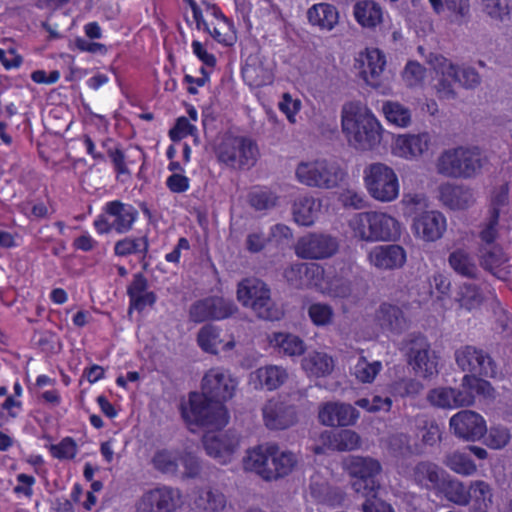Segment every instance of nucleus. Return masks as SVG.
<instances>
[{
    "label": "nucleus",
    "instance_id": "1",
    "mask_svg": "<svg viewBox=\"0 0 512 512\" xmlns=\"http://www.w3.org/2000/svg\"><path fill=\"white\" fill-rule=\"evenodd\" d=\"M341 124L348 143L355 149L370 150L381 142L380 123L358 104L348 103L342 107Z\"/></svg>",
    "mask_w": 512,
    "mask_h": 512
},
{
    "label": "nucleus",
    "instance_id": "2",
    "mask_svg": "<svg viewBox=\"0 0 512 512\" xmlns=\"http://www.w3.org/2000/svg\"><path fill=\"white\" fill-rule=\"evenodd\" d=\"M488 165V157L476 147H456L444 150L436 162V170L448 178L471 179Z\"/></svg>",
    "mask_w": 512,
    "mask_h": 512
},
{
    "label": "nucleus",
    "instance_id": "3",
    "mask_svg": "<svg viewBox=\"0 0 512 512\" xmlns=\"http://www.w3.org/2000/svg\"><path fill=\"white\" fill-rule=\"evenodd\" d=\"M454 358L457 366L468 373L462 378L461 387L483 390L489 384L479 377L494 378L497 375V364L494 359L476 346L459 347L454 353Z\"/></svg>",
    "mask_w": 512,
    "mask_h": 512
},
{
    "label": "nucleus",
    "instance_id": "4",
    "mask_svg": "<svg viewBox=\"0 0 512 512\" xmlns=\"http://www.w3.org/2000/svg\"><path fill=\"white\" fill-rule=\"evenodd\" d=\"M238 301L250 308L258 318L275 321L282 316V310L271 298L268 285L258 278H246L238 284Z\"/></svg>",
    "mask_w": 512,
    "mask_h": 512
},
{
    "label": "nucleus",
    "instance_id": "5",
    "mask_svg": "<svg viewBox=\"0 0 512 512\" xmlns=\"http://www.w3.org/2000/svg\"><path fill=\"white\" fill-rule=\"evenodd\" d=\"M344 176V171L337 164L325 159L302 161L295 169L297 181L310 188L334 189Z\"/></svg>",
    "mask_w": 512,
    "mask_h": 512
},
{
    "label": "nucleus",
    "instance_id": "6",
    "mask_svg": "<svg viewBox=\"0 0 512 512\" xmlns=\"http://www.w3.org/2000/svg\"><path fill=\"white\" fill-rule=\"evenodd\" d=\"M343 469L353 479L351 486L356 493L369 496L379 489L376 478L382 471V465L377 459L350 455L343 460Z\"/></svg>",
    "mask_w": 512,
    "mask_h": 512
},
{
    "label": "nucleus",
    "instance_id": "7",
    "mask_svg": "<svg viewBox=\"0 0 512 512\" xmlns=\"http://www.w3.org/2000/svg\"><path fill=\"white\" fill-rule=\"evenodd\" d=\"M402 344L407 363L416 375L429 378L437 374L438 357L426 336L413 333Z\"/></svg>",
    "mask_w": 512,
    "mask_h": 512
},
{
    "label": "nucleus",
    "instance_id": "8",
    "mask_svg": "<svg viewBox=\"0 0 512 512\" xmlns=\"http://www.w3.org/2000/svg\"><path fill=\"white\" fill-rule=\"evenodd\" d=\"M220 162L232 168H250L255 165L258 147L246 137L225 136L216 150Z\"/></svg>",
    "mask_w": 512,
    "mask_h": 512
},
{
    "label": "nucleus",
    "instance_id": "9",
    "mask_svg": "<svg viewBox=\"0 0 512 512\" xmlns=\"http://www.w3.org/2000/svg\"><path fill=\"white\" fill-rule=\"evenodd\" d=\"M364 182L369 194L378 201L391 202L398 197V177L383 163L370 164L364 171Z\"/></svg>",
    "mask_w": 512,
    "mask_h": 512
},
{
    "label": "nucleus",
    "instance_id": "10",
    "mask_svg": "<svg viewBox=\"0 0 512 512\" xmlns=\"http://www.w3.org/2000/svg\"><path fill=\"white\" fill-rule=\"evenodd\" d=\"M187 419L197 425L218 429L228 422L225 406L198 393L190 395V412Z\"/></svg>",
    "mask_w": 512,
    "mask_h": 512
},
{
    "label": "nucleus",
    "instance_id": "11",
    "mask_svg": "<svg viewBox=\"0 0 512 512\" xmlns=\"http://www.w3.org/2000/svg\"><path fill=\"white\" fill-rule=\"evenodd\" d=\"M237 312L238 307L233 300L221 296H210L190 306L189 318L195 323L208 320L219 321L230 318Z\"/></svg>",
    "mask_w": 512,
    "mask_h": 512
},
{
    "label": "nucleus",
    "instance_id": "12",
    "mask_svg": "<svg viewBox=\"0 0 512 512\" xmlns=\"http://www.w3.org/2000/svg\"><path fill=\"white\" fill-rule=\"evenodd\" d=\"M237 387V381L228 370L211 368L202 379V393L208 399L224 403L231 399Z\"/></svg>",
    "mask_w": 512,
    "mask_h": 512
},
{
    "label": "nucleus",
    "instance_id": "13",
    "mask_svg": "<svg viewBox=\"0 0 512 512\" xmlns=\"http://www.w3.org/2000/svg\"><path fill=\"white\" fill-rule=\"evenodd\" d=\"M338 246L336 238L330 235L310 233L298 240L295 251L303 259H325L333 256Z\"/></svg>",
    "mask_w": 512,
    "mask_h": 512
},
{
    "label": "nucleus",
    "instance_id": "14",
    "mask_svg": "<svg viewBox=\"0 0 512 512\" xmlns=\"http://www.w3.org/2000/svg\"><path fill=\"white\" fill-rule=\"evenodd\" d=\"M375 322L382 332L399 336L410 327L411 320L402 306L383 302L375 312Z\"/></svg>",
    "mask_w": 512,
    "mask_h": 512
},
{
    "label": "nucleus",
    "instance_id": "15",
    "mask_svg": "<svg viewBox=\"0 0 512 512\" xmlns=\"http://www.w3.org/2000/svg\"><path fill=\"white\" fill-rule=\"evenodd\" d=\"M265 426L270 430H284L297 422L295 406L281 398H272L262 407Z\"/></svg>",
    "mask_w": 512,
    "mask_h": 512
},
{
    "label": "nucleus",
    "instance_id": "16",
    "mask_svg": "<svg viewBox=\"0 0 512 512\" xmlns=\"http://www.w3.org/2000/svg\"><path fill=\"white\" fill-rule=\"evenodd\" d=\"M181 493L178 489L162 486L143 494L139 502L141 512H173L179 505Z\"/></svg>",
    "mask_w": 512,
    "mask_h": 512
},
{
    "label": "nucleus",
    "instance_id": "17",
    "mask_svg": "<svg viewBox=\"0 0 512 512\" xmlns=\"http://www.w3.org/2000/svg\"><path fill=\"white\" fill-rule=\"evenodd\" d=\"M429 63L439 75L435 84L436 94L439 99L454 100L457 97L455 90L456 70L455 64L442 55L431 54Z\"/></svg>",
    "mask_w": 512,
    "mask_h": 512
},
{
    "label": "nucleus",
    "instance_id": "18",
    "mask_svg": "<svg viewBox=\"0 0 512 512\" xmlns=\"http://www.w3.org/2000/svg\"><path fill=\"white\" fill-rule=\"evenodd\" d=\"M358 418L359 411L348 403L329 401L319 406L318 419L325 426H353Z\"/></svg>",
    "mask_w": 512,
    "mask_h": 512
},
{
    "label": "nucleus",
    "instance_id": "19",
    "mask_svg": "<svg viewBox=\"0 0 512 512\" xmlns=\"http://www.w3.org/2000/svg\"><path fill=\"white\" fill-rule=\"evenodd\" d=\"M449 425L458 438L467 441L479 440L487 431L483 417L471 410H462L453 415Z\"/></svg>",
    "mask_w": 512,
    "mask_h": 512
},
{
    "label": "nucleus",
    "instance_id": "20",
    "mask_svg": "<svg viewBox=\"0 0 512 512\" xmlns=\"http://www.w3.org/2000/svg\"><path fill=\"white\" fill-rule=\"evenodd\" d=\"M446 228L445 216L435 210L418 214L414 217L412 223L414 235L425 242H434L441 239Z\"/></svg>",
    "mask_w": 512,
    "mask_h": 512
},
{
    "label": "nucleus",
    "instance_id": "21",
    "mask_svg": "<svg viewBox=\"0 0 512 512\" xmlns=\"http://www.w3.org/2000/svg\"><path fill=\"white\" fill-rule=\"evenodd\" d=\"M472 388L462 387V389L452 387H439L432 389L427 399L429 402L439 408L456 409L468 407L474 403V395L470 391Z\"/></svg>",
    "mask_w": 512,
    "mask_h": 512
},
{
    "label": "nucleus",
    "instance_id": "22",
    "mask_svg": "<svg viewBox=\"0 0 512 512\" xmlns=\"http://www.w3.org/2000/svg\"><path fill=\"white\" fill-rule=\"evenodd\" d=\"M203 445L209 456L225 464L238 449L239 437L233 431L219 434L206 433L203 437Z\"/></svg>",
    "mask_w": 512,
    "mask_h": 512
},
{
    "label": "nucleus",
    "instance_id": "23",
    "mask_svg": "<svg viewBox=\"0 0 512 512\" xmlns=\"http://www.w3.org/2000/svg\"><path fill=\"white\" fill-rule=\"evenodd\" d=\"M385 64V57L378 49H367L356 59L355 67L359 70L360 77L368 85L378 87Z\"/></svg>",
    "mask_w": 512,
    "mask_h": 512
},
{
    "label": "nucleus",
    "instance_id": "24",
    "mask_svg": "<svg viewBox=\"0 0 512 512\" xmlns=\"http://www.w3.org/2000/svg\"><path fill=\"white\" fill-rule=\"evenodd\" d=\"M406 258V251L397 244L376 246L368 255L370 263L382 270L399 269L406 263Z\"/></svg>",
    "mask_w": 512,
    "mask_h": 512
},
{
    "label": "nucleus",
    "instance_id": "25",
    "mask_svg": "<svg viewBox=\"0 0 512 512\" xmlns=\"http://www.w3.org/2000/svg\"><path fill=\"white\" fill-rule=\"evenodd\" d=\"M439 197L442 204L452 210L466 209L475 201L470 188L450 183L440 186Z\"/></svg>",
    "mask_w": 512,
    "mask_h": 512
},
{
    "label": "nucleus",
    "instance_id": "26",
    "mask_svg": "<svg viewBox=\"0 0 512 512\" xmlns=\"http://www.w3.org/2000/svg\"><path fill=\"white\" fill-rule=\"evenodd\" d=\"M445 472L435 463L421 461L412 470L413 481L423 489L439 490L443 486Z\"/></svg>",
    "mask_w": 512,
    "mask_h": 512
},
{
    "label": "nucleus",
    "instance_id": "27",
    "mask_svg": "<svg viewBox=\"0 0 512 512\" xmlns=\"http://www.w3.org/2000/svg\"><path fill=\"white\" fill-rule=\"evenodd\" d=\"M244 81L251 87H262L273 81V73L258 55H249L242 68Z\"/></svg>",
    "mask_w": 512,
    "mask_h": 512
},
{
    "label": "nucleus",
    "instance_id": "28",
    "mask_svg": "<svg viewBox=\"0 0 512 512\" xmlns=\"http://www.w3.org/2000/svg\"><path fill=\"white\" fill-rule=\"evenodd\" d=\"M430 137L427 133L400 135L394 146L396 155L406 159H416L428 150Z\"/></svg>",
    "mask_w": 512,
    "mask_h": 512
},
{
    "label": "nucleus",
    "instance_id": "29",
    "mask_svg": "<svg viewBox=\"0 0 512 512\" xmlns=\"http://www.w3.org/2000/svg\"><path fill=\"white\" fill-rule=\"evenodd\" d=\"M275 453V445H260L248 451L244 459V467L246 470L255 471L261 477L269 480L271 475V459Z\"/></svg>",
    "mask_w": 512,
    "mask_h": 512
},
{
    "label": "nucleus",
    "instance_id": "30",
    "mask_svg": "<svg viewBox=\"0 0 512 512\" xmlns=\"http://www.w3.org/2000/svg\"><path fill=\"white\" fill-rule=\"evenodd\" d=\"M478 257L483 269L489 271L499 279H505L508 272L503 267L507 262L503 248L499 246L478 248Z\"/></svg>",
    "mask_w": 512,
    "mask_h": 512
},
{
    "label": "nucleus",
    "instance_id": "31",
    "mask_svg": "<svg viewBox=\"0 0 512 512\" xmlns=\"http://www.w3.org/2000/svg\"><path fill=\"white\" fill-rule=\"evenodd\" d=\"M373 240L375 241H394L400 237V224L392 216L371 211Z\"/></svg>",
    "mask_w": 512,
    "mask_h": 512
},
{
    "label": "nucleus",
    "instance_id": "32",
    "mask_svg": "<svg viewBox=\"0 0 512 512\" xmlns=\"http://www.w3.org/2000/svg\"><path fill=\"white\" fill-rule=\"evenodd\" d=\"M307 18L311 25L320 30L331 31L339 22V13L332 4L318 3L308 9Z\"/></svg>",
    "mask_w": 512,
    "mask_h": 512
},
{
    "label": "nucleus",
    "instance_id": "33",
    "mask_svg": "<svg viewBox=\"0 0 512 512\" xmlns=\"http://www.w3.org/2000/svg\"><path fill=\"white\" fill-rule=\"evenodd\" d=\"M321 208V202L313 196H300L293 204L294 220L302 226H310L316 220Z\"/></svg>",
    "mask_w": 512,
    "mask_h": 512
},
{
    "label": "nucleus",
    "instance_id": "34",
    "mask_svg": "<svg viewBox=\"0 0 512 512\" xmlns=\"http://www.w3.org/2000/svg\"><path fill=\"white\" fill-rule=\"evenodd\" d=\"M334 363L331 357L322 352L308 353L302 360V368L311 376L323 377L332 372Z\"/></svg>",
    "mask_w": 512,
    "mask_h": 512
},
{
    "label": "nucleus",
    "instance_id": "35",
    "mask_svg": "<svg viewBox=\"0 0 512 512\" xmlns=\"http://www.w3.org/2000/svg\"><path fill=\"white\" fill-rule=\"evenodd\" d=\"M356 20L363 27H375L382 22V9L372 0L357 2L354 6Z\"/></svg>",
    "mask_w": 512,
    "mask_h": 512
},
{
    "label": "nucleus",
    "instance_id": "36",
    "mask_svg": "<svg viewBox=\"0 0 512 512\" xmlns=\"http://www.w3.org/2000/svg\"><path fill=\"white\" fill-rule=\"evenodd\" d=\"M196 508L207 512L223 511L227 505L226 496L219 490L202 489L194 499Z\"/></svg>",
    "mask_w": 512,
    "mask_h": 512
},
{
    "label": "nucleus",
    "instance_id": "37",
    "mask_svg": "<svg viewBox=\"0 0 512 512\" xmlns=\"http://www.w3.org/2000/svg\"><path fill=\"white\" fill-rule=\"evenodd\" d=\"M450 267L459 275L475 278L478 268L473 257L464 249H456L448 257Z\"/></svg>",
    "mask_w": 512,
    "mask_h": 512
},
{
    "label": "nucleus",
    "instance_id": "38",
    "mask_svg": "<svg viewBox=\"0 0 512 512\" xmlns=\"http://www.w3.org/2000/svg\"><path fill=\"white\" fill-rule=\"evenodd\" d=\"M270 343L278 348L280 354L287 356H299L305 351L304 342L298 336L288 333H274Z\"/></svg>",
    "mask_w": 512,
    "mask_h": 512
},
{
    "label": "nucleus",
    "instance_id": "39",
    "mask_svg": "<svg viewBox=\"0 0 512 512\" xmlns=\"http://www.w3.org/2000/svg\"><path fill=\"white\" fill-rule=\"evenodd\" d=\"M297 457L290 451H279V448L275 446V453L271 459V475L269 474V480L277 479L288 475L296 466Z\"/></svg>",
    "mask_w": 512,
    "mask_h": 512
},
{
    "label": "nucleus",
    "instance_id": "40",
    "mask_svg": "<svg viewBox=\"0 0 512 512\" xmlns=\"http://www.w3.org/2000/svg\"><path fill=\"white\" fill-rule=\"evenodd\" d=\"M260 387L274 390L280 387L287 379L286 371L279 366H266L257 369L254 373Z\"/></svg>",
    "mask_w": 512,
    "mask_h": 512
},
{
    "label": "nucleus",
    "instance_id": "41",
    "mask_svg": "<svg viewBox=\"0 0 512 512\" xmlns=\"http://www.w3.org/2000/svg\"><path fill=\"white\" fill-rule=\"evenodd\" d=\"M371 212H361L354 215L349 221L353 237L361 241L374 242Z\"/></svg>",
    "mask_w": 512,
    "mask_h": 512
},
{
    "label": "nucleus",
    "instance_id": "42",
    "mask_svg": "<svg viewBox=\"0 0 512 512\" xmlns=\"http://www.w3.org/2000/svg\"><path fill=\"white\" fill-rule=\"evenodd\" d=\"M327 294L333 298H350L357 301L363 296L364 291H359L349 280L335 278L330 281Z\"/></svg>",
    "mask_w": 512,
    "mask_h": 512
},
{
    "label": "nucleus",
    "instance_id": "43",
    "mask_svg": "<svg viewBox=\"0 0 512 512\" xmlns=\"http://www.w3.org/2000/svg\"><path fill=\"white\" fill-rule=\"evenodd\" d=\"M330 446L340 452L353 451L361 446V437L353 430L343 429L332 435Z\"/></svg>",
    "mask_w": 512,
    "mask_h": 512
},
{
    "label": "nucleus",
    "instance_id": "44",
    "mask_svg": "<svg viewBox=\"0 0 512 512\" xmlns=\"http://www.w3.org/2000/svg\"><path fill=\"white\" fill-rule=\"evenodd\" d=\"M441 490L446 499L460 506H466L470 502V493L464 484L458 480H446L443 478Z\"/></svg>",
    "mask_w": 512,
    "mask_h": 512
},
{
    "label": "nucleus",
    "instance_id": "45",
    "mask_svg": "<svg viewBox=\"0 0 512 512\" xmlns=\"http://www.w3.org/2000/svg\"><path fill=\"white\" fill-rule=\"evenodd\" d=\"M382 110L386 119L399 127H407L411 123V111L398 102L387 101Z\"/></svg>",
    "mask_w": 512,
    "mask_h": 512
},
{
    "label": "nucleus",
    "instance_id": "46",
    "mask_svg": "<svg viewBox=\"0 0 512 512\" xmlns=\"http://www.w3.org/2000/svg\"><path fill=\"white\" fill-rule=\"evenodd\" d=\"M199 346L208 353L217 354L222 344L219 330L213 325L203 326L197 336Z\"/></svg>",
    "mask_w": 512,
    "mask_h": 512
},
{
    "label": "nucleus",
    "instance_id": "47",
    "mask_svg": "<svg viewBox=\"0 0 512 512\" xmlns=\"http://www.w3.org/2000/svg\"><path fill=\"white\" fill-rule=\"evenodd\" d=\"M322 273V268L317 264L297 263L285 271V277L292 285L300 287L303 285L302 275L314 277L321 276Z\"/></svg>",
    "mask_w": 512,
    "mask_h": 512
},
{
    "label": "nucleus",
    "instance_id": "48",
    "mask_svg": "<svg viewBox=\"0 0 512 512\" xmlns=\"http://www.w3.org/2000/svg\"><path fill=\"white\" fill-rule=\"evenodd\" d=\"M444 464L452 471L461 475H471L476 471V465L464 453L452 452L445 456Z\"/></svg>",
    "mask_w": 512,
    "mask_h": 512
},
{
    "label": "nucleus",
    "instance_id": "49",
    "mask_svg": "<svg viewBox=\"0 0 512 512\" xmlns=\"http://www.w3.org/2000/svg\"><path fill=\"white\" fill-rule=\"evenodd\" d=\"M308 316L316 326H328L334 319V309L327 303H312L308 307Z\"/></svg>",
    "mask_w": 512,
    "mask_h": 512
},
{
    "label": "nucleus",
    "instance_id": "50",
    "mask_svg": "<svg viewBox=\"0 0 512 512\" xmlns=\"http://www.w3.org/2000/svg\"><path fill=\"white\" fill-rule=\"evenodd\" d=\"M381 369V362H368L365 357H360L353 368V374L359 381L370 383L375 379Z\"/></svg>",
    "mask_w": 512,
    "mask_h": 512
},
{
    "label": "nucleus",
    "instance_id": "51",
    "mask_svg": "<svg viewBox=\"0 0 512 512\" xmlns=\"http://www.w3.org/2000/svg\"><path fill=\"white\" fill-rule=\"evenodd\" d=\"M483 300L479 288L472 283H464L459 287L457 301L468 310L478 306Z\"/></svg>",
    "mask_w": 512,
    "mask_h": 512
},
{
    "label": "nucleus",
    "instance_id": "52",
    "mask_svg": "<svg viewBox=\"0 0 512 512\" xmlns=\"http://www.w3.org/2000/svg\"><path fill=\"white\" fill-rule=\"evenodd\" d=\"M387 448L394 457L405 458L414 453L409 436L403 433L391 435L387 439Z\"/></svg>",
    "mask_w": 512,
    "mask_h": 512
},
{
    "label": "nucleus",
    "instance_id": "53",
    "mask_svg": "<svg viewBox=\"0 0 512 512\" xmlns=\"http://www.w3.org/2000/svg\"><path fill=\"white\" fill-rule=\"evenodd\" d=\"M148 241L145 237L132 239L125 238L116 242L114 251L118 256H127L135 253H146Z\"/></svg>",
    "mask_w": 512,
    "mask_h": 512
},
{
    "label": "nucleus",
    "instance_id": "54",
    "mask_svg": "<svg viewBox=\"0 0 512 512\" xmlns=\"http://www.w3.org/2000/svg\"><path fill=\"white\" fill-rule=\"evenodd\" d=\"M152 463L155 469L165 474H175L178 469L176 455L167 450L157 451L152 458Z\"/></svg>",
    "mask_w": 512,
    "mask_h": 512
},
{
    "label": "nucleus",
    "instance_id": "55",
    "mask_svg": "<svg viewBox=\"0 0 512 512\" xmlns=\"http://www.w3.org/2000/svg\"><path fill=\"white\" fill-rule=\"evenodd\" d=\"M483 11L490 18L504 21L509 16L508 0H481Z\"/></svg>",
    "mask_w": 512,
    "mask_h": 512
},
{
    "label": "nucleus",
    "instance_id": "56",
    "mask_svg": "<svg viewBox=\"0 0 512 512\" xmlns=\"http://www.w3.org/2000/svg\"><path fill=\"white\" fill-rule=\"evenodd\" d=\"M457 73L456 82L465 89H474L481 83V76L477 70L469 66L455 65Z\"/></svg>",
    "mask_w": 512,
    "mask_h": 512
},
{
    "label": "nucleus",
    "instance_id": "57",
    "mask_svg": "<svg viewBox=\"0 0 512 512\" xmlns=\"http://www.w3.org/2000/svg\"><path fill=\"white\" fill-rule=\"evenodd\" d=\"M468 492L470 499L480 502L484 508H488L492 504V489L488 483L481 480L471 482Z\"/></svg>",
    "mask_w": 512,
    "mask_h": 512
},
{
    "label": "nucleus",
    "instance_id": "58",
    "mask_svg": "<svg viewBox=\"0 0 512 512\" xmlns=\"http://www.w3.org/2000/svg\"><path fill=\"white\" fill-rule=\"evenodd\" d=\"M276 196L269 191L256 190L249 194V203L256 210H266L275 206Z\"/></svg>",
    "mask_w": 512,
    "mask_h": 512
},
{
    "label": "nucleus",
    "instance_id": "59",
    "mask_svg": "<svg viewBox=\"0 0 512 512\" xmlns=\"http://www.w3.org/2000/svg\"><path fill=\"white\" fill-rule=\"evenodd\" d=\"M232 24L229 20H220L213 25L211 29L209 27V31H207L214 40L224 45H232L233 37L231 34Z\"/></svg>",
    "mask_w": 512,
    "mask_h": 512
},
{
    "label": "nucleus",
    "instance_id": "60",
    "mask_svg": "<svg viewBox=\"0 0 512 512\" xmlns=\"http://www.w3.org/2000/svg\"><path fill=\"white\" fill-rule=\"evenodd\" d=\"M511 439L509 430L503 426L491 427L487 437V445L493 449L505 447Z\"/></svg>",
    "mask_w": 512,
    "mask_h": 512
},
{
    "label": "nucleus",
    "instance_id": "61",
    "mask_svg": "<svg viewBox=\"0 0 512 512\" xmlns=\"http://www.w3.org/2000/svg\"><path fill=\"white\" fill-rule=\"evenodd\" d=\"M50 452L58 459H72L77 453V444L72 438L66 437L59 444L51 445Z\"/></svg>",
    "mask_w": 512,
    "mask_h": 512
},
{
    "label": "nucleus",
    "instance_id": "62",
    "mask_svg": "<svg viewBox=\"0 0 512 512\" xmlns=\"http://www.w3.org/2000/svg\"><path fill=\"white\" fill-rule=\"evenodd\" d=\"M498 225L497 215H491V218L485 228L480 232V244L479 248H487L493 246H499V244L495 243L497 238V229Z\"/></svg>",
    "mask_w": 512,
    "mask_h": 512
},
{
    "label": "nucleus",
    "instance_id": "63",
    "mask_svg": "<svg viewBox=\"0 0 512 512\" xmlns=\"http://www.w3.org/2000/svg\"><path fill=\"white\" fill-rule=\"evenodd\" d=\"M403 78L407 85L415 86L425 78V68L417 62H409L403 72Z\"/></svg>",
    "mask_w": 512,
    "mask_h": 512
},
{
    "label": "nucleus",
    "instance_id": "64",
    "mask_svg": "<svg viewBox=\"0 0 512 512\" xmlns=\"http://www.w3.org/2000/svg\"><path fill=\"white\" fill-rule=\"evenodd\" d=\"M137 214V210L129 206L125 212L116 217L112 224L113 229L121 234L128 232L132 228V225L137 218Z\"/></svg>",
    "mask_w": 512,
    "mask_h": 512
}]
</instances>
